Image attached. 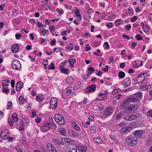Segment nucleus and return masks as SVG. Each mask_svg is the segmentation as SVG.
Masks as SVG:
<instances>
[{"label": "nucleus", "instance_id": "obj_12", "mask_svg": "<svg viewBox=\"0 0 152 152\" xmlns=\"http://www.w3.org/2000/svg\"><path fill=\"white\" fill-rule=\"evenodd\" d=\"M47 147L48 150L51 152H57L54 145L51 143H48L47 145Z\"/></svg>", "mask_w": 152, "mask_h": 152}, {"label": "nucleus", "instance_id": "obj_29", "mask_svg": "<svg viewBox=\"0 0 152 152\" xmlns=\"http://www.w3.org/2000/svg\"><path fill=\"white\" fill-rule=\"evenodd\" d=\"M125 75V73L123 71H120L119 72L118 76L121 79H123Z\"/></svg>", "mask_w": 152, "mask_h": 152}, {"label": "nucleus", "instance_id": "obj_52", "mask_svg": "<svg viewBox=\"0 0 152 152\" xmlns=\"http://www.w3.org/2000/svg\"><path fill=\"white\" fill-rule=\"evenodd\" d=\"M136 38L138 40H140L142 39V37L140 34H137L136 36Z\"/></svg>", "mask_w": 152, "mask_h": 152}, {"label": "nucleus", "instance_id": "obj_8", "mask_svg": "<svg viewBox=\"0 0 152 152\" xmlns=\"http://www.w3.org/2000/svg\"><path fill=\"white\" fill-rule=\"evenodd\" d=\"M114 111V109L113 107H108L104 111L103 115L104 116L107 117L111 115Z\"/></svg>", "mask_w": 152, "mask_h": 152}, {"label": "nucleus", "instance_id": "obj_63", "mask_svg": "<svg viewBox=\"0 0 152 152\" xmlns=\"http://www.w3.org/2000/svg\"><path fill=\"white\" fill-rule=\"evenodd\" d=\"M70 152H77V149L75 148H71Z\"/></svg>", "mask_w": 152, "mask_h": 152}, {"label": "nucleus", "instance_id": "obj_17", "mask_svg": "<svg viewBox=\"0 0 152 152\" xmlns=\"http://www.w3.org/2000/svg\"><path fill=\"white\" fill-rule=\"evenodd\" d=\"M61 141L63 143H64V141L65 142V143H66L67 144H72V142H73V141L72 140L67 138H62L61 139Z\"/></svg>", "mask_w": 152, "mask_h": 152}, {"label": "nucleus", "instance_id": "obj_58", "mask_svg": "<svg viewBox=\"0 0 152 152\" xmlns=\"http://www.w3.org/2000/svg\"><path fill=\"white\" fill-rule=\"evenodd\" d=\"M129 11V13L132 14L134 13V11L132 9L128 8L127 9Z\"/></svg>", "mask_w": 152, "mask_h": 152}, {"label": "nucleus", "instance_id": "obj_64", "mask_svg": "<svg viewBox=\"0 0 152 152\" xmlns=\"http://www.w3.org/2000/svg\"><path fill=\"white\" fill-rule=\"evenodd\" d=\"M137 43L135 42H132V44L131 46L133 48H134L135 46L137 45Z\"/></svg>", "mask_w": 152, "mask_h": 152}, {"label": "nucleus", "instance_id": "obj_46", "mask_svg": "<svg viewBox=\"0 0 152 152\" xmlns=\"http://www.w3.org/2000/svg\"><path fill=\"white\" fill-rule=\"evenodd\" d=\"M36 100L39 102H42L43 100V99L42 98L41 96H36Z\"/></svg>", "mask_w": 152, "mask_h": 152}, {"label": "nucleus", "instance_id": "obj_4", "mask_svg": "<svg viewBox=\"0 0 152 152\" xmlns=\"http://www.w3.org/2000/svg\"><path fill=\"white\" fill-rule=\"evenodd\" d=\"M10 83L9 80H4L2 81V85L3 87L2 88V91L4 92L7 93L10 91L9 89H5V88H7L8 86L9 85L7 84L8 83Z\"/></svg>", "mask_w": 152, "mask_h": 152}, {"label": "nucleus", "instance_id": "obj_13", "mask_svg": "<svg viewBox=\"0 0 152 152\" xmlns=\"http://www.w3.org/2000/svg\"><path fill=\"white\" fill-rule=\"evenodd\" d=\"M68 133L70 136L73 137H76L78 135L77 132L72 129H69L68 131Z\"/></svg>", "mask_w": 152, "mask_h": 152}, {"label": "nucleus", "instance_id": "obj_54", "mask_svg": "<svg viewBox=\"0 0 152 152\" xmlns=\"http://www.w3.org/2000/svg\"><path fill=\"white\" fill-rule=\"evenodd\" d=\"M91 49V48L90 47V45H87L86 46V49H85V50L86 51H88L89 50H90Z\"/></svg>", "mask_w": 152, "mask_h": 152}, {"label": "nucleus", "instance_id": "obj_21", "mask_svg": "<svg viewBox=\"0 0 152 152\" xmlns=\"http://www.w3.org/2000/svg\"><path fill=\"white\" fill-rule=\"evenodd\" d=\"M29 120L26 118H23L22 120V124L24 126V125H28L29 123Z\"/></svg>", "mask_w": 152, "mask_h": 152}, {"label": "nucleus", "instance_id": "obj_40", "mask_svg": "<svg viewBox=\"0 0 152 152\" xmlns=\"http://www.w3.org/2000/svg\"><path fill=\"white\" fill-rule=\"evenodd\" d=\"M48 68L50 69H54L55 68V66L54 63L53 62H51Z\"/></svg>", "mask_w": 152, "mask_h": 152}, {"label": "nucleus", "instance_id": "obj_27", "mask_svg": "<svg viewBox=\"0 0 152 152\" xmlns=\"http://www.w3.org/2000/svg\"><path fill=\"white\" fill-rule=\"evenodd\" d=\"M61 72L63 73L67 74L68 73V69H65L64 68L62 67L61 66H60Z\"/></svg>", "mask_w": 152, "mask_h": 152}, {"label": "nucleus", "instance_id": "obj_32", "mask_svg": "<svg viewBox=\"0 0 152 152\" xmlns=\"http://www.w3.org/2000/svg\"><path fill=\"white\" fill-rule=\"evenodd\" d=\"M9 131L7 129H5L3 130L1 133V135H2L3 137L6 136L7 134L8 133Z\"/></svg>", "mask_w": 152, "mask_h": 152}, {"label": "nucleus", "instance_id": "obj_38", "mask_svg": "<svg viewBox=\"0 0 152 152\" xmlns=\"http://www.w3.org/2000/svg\"><path fill=\"white\" fill-rule=\"evenodd\" d=\"M73 124V126L74 127L75 130L77 131H79L80 130V127L77 124H76L75 122H74Z\"/></svg>", "mask_w": 152, "mask_h": 152}, {"label": "nucleus", "instance_id": "obj_23", "mask_svg": "<svg viewBox=\"0 0 152 152\" xmlns=\"http://www.w3.org/2000/svg\"><path fill=\"white\" fill-rule=\"evenodd\" d=\"M12 120L14 122H17L18 121V117L16 113H14L11 116Z\"/></svg>", "mask_w": 152, "mask_h": 152}, {"label": "nucleus", "instance_id": "obj_2", "mask_svg": "<svg viewBox=\"0 0 152 152\" xmlns=\"http://www.w3.org/2000/svg\"><path fill=\"white\" fill-rule=\"evenodd\" d=\"M139 115V114L135 113H130L125 116L124 117V119L128 121H131L138 118Z\"/></svg>", "mask_w": 152, "mask_h": 152}, {"label": "nucleus", "instance_id": "obj_44", "mask_svg": "<svg viewBox=\"0 0 152 152\" xmlns=\"http://www.w3.org/2000/svg\"><path fill=\"white\" fill-rule=\"evenodd\" d=\"M16 128L18 129L19 130H20V131H23L24 130V126L22 124L21 125V126H16Z\"/></svg>", "mask_w": 152, "mask_h": 152}, {"label": "nucleus", "instance_id": "obj_3", "mask_svg": "<svg viewBox=\"0 0 152 152\" xmlns=\"http://www.w3.org/2000/svg\"><path fill=\"white\" fill-rule=\"evenodd\" d=\"M56 122L60 125H63L65 123L64 119L61 114H56L54 117Z\"/></svg>", "mask_w": 152, "mask_h": 152}, {"label": "nucleus", "instance_id": "obj_45", "mask_svg": "<svg viewBox=\"0 0 152 152\" xmlns=\"http://www.w3.org/2000/svg\"><path fill=\"white\" fill-rule=\"evenodd\" d=\"M44 30H45V29L43 27H42L40 29V32H42V34L44 36H45L46 34V32H44Z\"/></svg>", "mask_w": 152, "mask_h": 152}, {"label": "nucleus", "instance_id": "obj_24", "mask_svg": "<svg viewBox=\"0 0 152 152\" xmlns=\"http://www.w3.org/2000/svg\"><path fill=\"white\" fill-rule=\"evenodd\" d=\"M141 24L142 28H143L144 31L145 32H147L149 29L150 28L149 26L147 25L144 26V24L142 22H141Z\"/></svg>", "mask_w": 152, "mask_h": 152}, {"label": "nucleus", "instance_id": "obj_1", "mask_svg": "<svg viewBox=\"0 0 152 152\" xmlns=\"http://www.w3.org/2000/svg\"><path fill=\"white\" fill-rule=\"evenodd\" d=\"M126 144L129 147L134 146L137 143V138L136 136L129 135L126 139Z\"/></svg>", "mask_w": 152, "mask_h": 152}, {"label": "nucleus", "instance_id": "obj_20", "mask_svg": "<svg viewBox=\"0 0 152 152\" xmlns=\"http://www.w3.org/2000/svg\"><path fill=\"white\" fill-rule=\"evenodd\" d=\"M95 71L93 67L91 66L89 67L88 69V74H86L85 76H86L87 77H89V75L92 74Z\"/></svg>", "mask_w": 152, "mask_h": 152}, {"label": "nucleus", "instance_id": "obj_42", "mask_svg": "<svg viewBox=\"0 0 152 152\" xmlns=\"http://www.w3.org/2000/svg\"><path fill=\"white\" fill-rule=\"evenodd\" d=\"M149 86H140V88H142V89H143L144 90H147L148 88H149Z\"/></svg>", "mask_w": 152, "mask_h": 152}, {"label": "nucleus", "instance_id": "obj_15", "mask_svg": "<svg viewBox=\"0 0 152 152\" xmlns=\"http://www.w3.org/2000/svg\"><path fill=\"white\" fill-rule=\"evenodd\" d=\"M19 47L18 44L14 45L11 47L12 51L13 53H16L19 50Z\"/></svg>", "mask_w": 152, "mask_h": 152}, {"label": "nucleus", "instance_id": "obj_50", "mask_svg": "<svg viewBox=\"0 0 152 152\" xmlns=\"http://www.w3.org/2000/svg\"><path fill=\"white\" fill-rule=\"evenodd\" d=\"M49 29L50 30V32H52V31H55V28L53 25L49 26Z\"/></svg>", "mask_w": 152, "mask_h": 152}, {"label": "nucleus", "instance_id": "obj_47", "mask_svg": "<svg viewBox=\"0 0 152 152\" xmlns=\"http://www.w3.org/2000/svg\"><path fill=\"white\" fill-rule=\"evenodd\" d=\"M114 24L111 22H109L107 24V26L110 28L113 27L114 26Z\"/></svg>", "mask_w": 152, "mask_h": 152}, {"label": "nucleus", "instance_id": "obj_6", "mask_svg": "<svg viewBox=\"0 0 152 152\" xmlns=\"http://www.w3.org/2000/svg\"><path fill=\"white\" fill-rule=\"evenodd\" d=\"M51 124V123L48 122H45L43 124L40 129L43 132H45L49 130L50 127V125Z\"/></svg>", "mask_w": 152, "mask_h": 152}, {"label": "nucleus", "instance_id": "obj_62", "mask_svg": "<svg viewBox=\"0 0 152 152\" xmlns=\"http://www.w3.org/2000/svg\"><path fill=\"white\" fill-rule=\"evenodd\" d=\"M37 25L39 27H41L43 26V25L42 24V23L38 22L37 23Z\"/></svg>", "mask_w": 152, "mask_h": 152}, {"label": "nucleus", "instance_id": "obj_53", "mask_svg": "<svg viewBox=\"0 0 152 152\" xmlns=\"http://www.w3.org/2000/svg\"><path fill=\"white\" fill-rule=\"evenodd\" d=\"M137 17L136 16H134L131 19V21L132 22H135L137 19Z\"/></svg>", "mask_w": 152, "mask_h": 152}, {"label": "nucleus", "instance_id": "obj_43", "mask_svg": "<svg viewBox=\"0 0 152 152\" xmlns=\"http://www.w3.org/2000/svg\"><path fill=\"white\" fill-rule=\"evenodd\" d=\"M11 118H9L8 120V123L10 126H12L13 125V121Z\"/></svg>", "mask_w": 152, "mask_h": 152}, {"label": "nucleus", "instance_id": "obj_56", "mask_svg": "<svg viewBox=\"0 0 152 152\" xmlns=\"http://www.w3.org/2000/svg\"><path fill=\"white\" fill-rule=\"evenodd\" d=\"M29 21L30 23L32 24H35L36 23L35 20L33 19H31L29 20Z\"/></svg>", "mask_w": 152, "mask_h": 152}, {"label": "nucleus", "instance_id": "obj_18", "mask_svg": "<svg viewBox=\"0 0 152 152\" xmlns=\"http://www.w3.org/2000/svg\"><path fill=\"white\" fill-rule=\"evenodd\" d=\"M126 108H127V110L129 111H135L137 109V105H130L128 107H126Z\"/></svg>", "mask_w": 152, "mask_h": 152}, {"label": "nucleus", "instance_id": "obj_19", "mask_svg": "<svg viewBox=\"0 0 152 152\" xmlns=\"http://www.w3.org/2000/svg\"><path fill=\"white\" fill-rule=\"evenodd\" d=\"M23 83L21 81L18 82L16 85V89L17 91H20L22 88Z\"/></svg>", "mask_w": 152, "mask_h": 152}, {"label": "nucleus", "instance_id": "obj_9", "mask_svg": "<svg viewBox=\"0 0 152 152\" xmlns=\"http://www.w3.org/2000/svg\"><path fill=\"white\" fill-rule=\"evenodd\" d=\"M137 98L134 95L129 96L128 97L125 99V102H126L128 104L130 102H136L138 101Z\"/></svg>", "mask_w": 152, "mask_h": 152}, {"label": "nucleus", "instance_id": "obj_22", "mask_svg": "<svg viewBox=\"0 0 152 152\" xmlns=\"http://www.w3.org/2000/svg\"><path fill=\"white\" fill-rule=\"evenodd\" d=\"M130 129V127H124L121 129L120 130V131L122 133H124L125 132H129V129Z\"/></svg>", "mask_w": 152, "mask_h": 152}, {"label": "nucleus", "instance_id": "obj_25", "mask_svg": "<svg viewBox=\"0 0 152 152\" xmlns=\"http://www.w3.org/2000/svg\"><path fill=\"white\" fill-rule=\"evenodd\" d=\"M74 79L71 77H67L66 79V82L67 83L71 84L72 83Z\"/></svg>", "mask_w": 152, "mask_h": 152}, {"label": "nucleus", "instance_id": "obj_35", "mask_svg": "<svg viewBox=\"0 0 152 152\" xmlns=\"http://www.w3.org/2000/svg\"><path fill=\"white\" fill-rule=\"evenodd\" d=\"M134 96H136V97H139L141 98L142 97V94L141 92H137L135 93L134 94Z\"/></svg>", "mask_w": 152, "mask_h": 152}, {"label": "nucleus", "instance_id": "obj_16", "mask_svg": "<svg viewBox=\"0 0 152 152\" xmlns=\"http://www.w3.org/2000/svg\"><path fill=\"white\" fill-rule=\"evenodd\" d=\"M142 74H139L138 75L136 79V81L138 83H141L143 82L145 79V77L142 76Z\"/></svg>", "mask_w": 152, "mask_h": 152}, {"label": "nucleus", "instance_id": "obj_51", "mask_svg": "<svg viewBox=\"0 0 152 152\" xmlns=\"http://www.w3.org/2000/svg\"><path fill=\"white\" fill-rule=\"evenodd\" d=\"M147 115L151 118H152V110L149 111L147 114Z\"/></svg>", "mask_w": 152, "mask_h": 152}, {"label": "nucleus", "instance_id": "obj_10", "mask_svg": "<svg viewBox=\"0 0 152 152\" xmlns=\"http://www.w3.org/2000/svg\"><path fill=\"white\" fill-rule=\"evenodd\" d=\"M96 88V86L95 84L91 85L86 88L84 91V93H91L92 92H94L95 91Z\"/></svg>", "mask_w": 152, "mask_h": 152}, {"label": "nucleus", "instance_id": "obj_30", "mask_svg": "<svg viewBox=\"0 0 152 152\" xmlns=\"http://www.w3.org/2000/svg\"><path fill=\"white\" fill-rule=\"evenodd\" d=\"M141 131L140 130H137L134 131V135L135 136H137L138 137H140L141 135Z\"/></svg>", "mask_w": 152, "mask_h": 152}, {"label": "nucleus", "instance_id": "obj_48", "mask_svg": "<svg viewBox=\"0 0 152 152\" xmlns=\"http://www.w3.org/2000/svg\"><path fill=\"white\" fill-rule=\"evenodd\" d=\"M56 10L58 12L59 14H60V15H61L63 14L64 13V11L63 10H60L59 8H57L56 9Z\"/></svg>", "mask_w": 152, "mask_h": 152}, {"label": "nucleus", "instance_id": "obj_59", "mask_svg": "<svg viewBox=\"0 0 152 152\" xmlns=\"http://www.w3.org/2000/svg\"><path fill=\"white\" fill-rule=\"evenodd\" d=\"M48 62L47 60H44L42 61V64L44 66L48 64Z\"/></svg>", "mask_w": 152, "mask_h": 152}, {"label": "nucleus", "instance_id": "obj_7", "mask_svg": "<svg viewBox=\"0 0 152 152\" xmlns=\"http://www.w3.org/2000/svg\"><path fill=\"white\" fill-rule=\"evenodd\" d=\"M57 99L56 98H52L50 101V106L53 109H56L57 107Z\"/></svg>", "mask_w": 152, "mask_h": 152}, {"label": "nucleus", "instance_id": "obj_31", "mask_svg": "<svg viewBox=\"0 0 152 152\" xmlns=\"http://www.w3.org/2000/svg\"><path fill=\"white\" fill-rule=\"evenodd\" d=\"M66 48L68 49H70V51H71L74 48L73 43H70L69 44L68 46Z\"/></svg>", "mask_w": 152, "mask_h": 152}, {"label": "nucleus", "instance_id": "obj_36", "mask_svg": "<svg viewBox=\"0 0 152 152\" xmlns=\"http://www.w3.org/2000/svg\"><path fill=\"white\" fill-rule=\"evenodd\" d=\"M75 13V15H76L78 17L80 20H81L82 19V18L81 17V15L80 14L79 10H76Z\"/></svg>", "mask_w": 152, "mask_h": 152}, {"label": "nucleus", "instance_id": "obj_55", "mask_svg": "<svg viewBox=\"0 0 152 152\" xmlns=\"http://www.w3.org/2000/svg\"><path fill=\"white\" fill-rule=\"evenodd\" d=\"M131 28V26L130 25H127L125 27V28L127 30H129Z\"/></svg>", "mask_w": 152, "mask_h": 152}, {"label": "nucleus", "instance_id": "obj_28", "mask_svg": "<svg viewBox=\"0 0 152 152\" xmlns=\"http://www.w3.org/2000/svg\"><path fill=\"white\" fill-rule=\"evenodd\" d=\"M128 104H129L128 103V102H125V100H124V101L123 102H122V103L121 104V109H125V107L126 106V105H127Z\"/></svg>", "mask_w": 152, "mask_h": 152}, {"label": "nucleus", "instance_id": "obj_39", "mask_svg": "<svg viewBox=\"0 0 152 152\" xmlns=\"http://www.w3.org/2000/svg\"><path fill=\"white\" fill-rule=\"evenodd\" d=\"M12 107V104L11 101H9L8 102L7 109L8 110L10 109Z\"/></svg>", "mask_w": 152, "mask_h": 152}, {"label": "nucleus", "instance_id": "obj_60", "mask_svg": "<svg viewBox=\"0 0 152 152\" xmlns=\"http://www.w3.org/2000/svg\"><path fill=\"white\" fill-rule=\"evenodd\" d=\"M15 81L14 80H12L11 82V86L12 88H14L15 86Z\"/></svg>", "mask_w": 152, "mask_h": 152}, {"label": "nucleus", "instance_id": "obj_34", "mask_svg": "<svg viewBox=\"0 0 152 152\" xmlns=\"http://www.w3.org/2000/svg\"><path fill=\"white\" fill-rule=\"evenodd\" d=\"M69 62L70 63L71 66L72 67L74 64L76 62V60L74 59H71L69 60Z\"/></svg>", "mask_w": 152, "mask_h": 152}, {"label": "nucleus", "instance_id": "obj_14", "mask_svg": "<svg viewBox=\"0 0 152 152\" xmlns=\"http://www.w3.org/2000/svg\"><path fill=\"white\" fill-rule=\"evenodd\" d=\"M76 147H77L78 151L81 152H85L87 150V147L86 146L78 145L76 146Z\"/></svg>", "mask_w": 152, "mask_h": 152}, {"label": "nucleus", "instance_id": "obj_41", "mask_svg": "<svg viewBox=\"0 0 152 152\" xmlns=\"http://www.w3.org/2000/svg\"><path fill=\"white\" fill-rule=\"evenodd\" d=\"M123 114L120 113H119L116 116V119L117 120H118L121 118L123 117Z\"/></svg>", "mask_w": 152, "mask_h": 152}, {"label": "nucleus", "instance_id": "obj_37", "mask_svg": "<svg viewBox=\"0 0 152 152\" xmlns=\"http://www.w3.org/2000/svg\"><path fill=\"white\" fill-rule=\"evenodd\" d=\"M90 130L91 131V132L93 133H94L96 132V129L95 127V126L94 125L92 126L91 127Z\"/></svg>", "mask_w": 152, "mask_h": 152}, {"label": "nucleus", "instance_id": "obj_26", "mask_svg": "<svg viewBox=\"0 0 152 152\" xmlns=\"http://www.w3.org/2000/svg\"><path fill=\"white\" fill-rule=\"evenodd\" d=\"M93 140L94 142L98 144H101L102 142V140L100 138H94Z\"/></svg>", "mask_w": 152, "mask_h": 152}, {"label": "nucleus", "instance_id": "obj_49", "mask_svg": "<svg viewBox=\"0 0 152 152\" xmlns=\"http://www.w3.org/2000/svg\"><path fill=\"white\" fill-rule=\"evenodd\" d=\"M16 38L18 39H19L22 37V35L20 34H15Z\"/></svg>", "mask_w": 152, "mask_h": 152}, {"label": "nucleus", "instance_id": "obj_33", "mask_svg": "<svg viewBox=\"0 0 152 152\" xmlns=\"http://www.w3.org/2000/svg\"><path fill=\"white\" fill-rule=\"evenodd\" d=\"M124 81L129 86L131 84V81L130 80V79L129 77L126 78L124 80Z\"/></svg>", "mask_w": 152, "mask_h": 152}, {"label": "nucleus", "instance_id": "obj_61", "mask_svg": "<svg viewBox=\"0 0 152 152\" xmlns=\"http://www.w3.org/2000/svg\"><path fill=\"white\" fill-rule=\"evenodd\" d=\"M71 148L69 147H66L65 149L66 152H70Z\"/></svg>", "mask_w": 152, "mask_h": 152}, {"label": "nucleus", "instance_id": "obj_5", "mask_svg": "<svg viewBox=\"0 0 152 152\" xmlns=\"http://www.w3.org/2000/svg\"><path fill=\"white\" fill-rule=\"evenodd\" d=\"M12 66L13 68L16 70L21 67L20 63L17 60H15L13 61L12 63Z\"/></svg>", "mask_w": 152, "mask_h": 152}, {"label": "nucleus", "instance_id": "obj_11", "mask_svg": "<svg viewBox=\"0 0 152 152\" xmlns=\"http://www.w3.org/2000/svg\"><path fill=\"white\" fill-rule=\"evenodd\" d=\"M66 90L68 93V96H71L74 94L75 92L74 88L72 87H68L66 88Z\"/></svg>", "mask_w": 152, "mask_h": 152}, {"label": "nucleus", "instance_id": "obj_57", "mask_svg": "<svg viewBox=\"0 0 152 152\" xmlns=\"http://www.w3.org/2000/svg\"><path fill=\"white\" fill-rule=\"evenodd\" d=\"M41 118L37 117L35 119V121L37 123H39L41 121Z\"/></svg>", "mask_w": 152, "mask_h": 152}]
</instances>
